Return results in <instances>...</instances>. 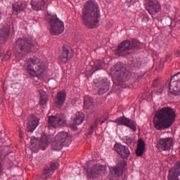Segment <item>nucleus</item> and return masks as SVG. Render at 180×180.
Masks as SVG:
<instances>
[{
	"mask_svg": "<svg viewBox=\"0 0 180 180\" xmlns=\"http://www.w3.org/2000/svg\"><path fill=\"white\" fill-rule=\"evenodd\" d=\"M176 119V112L171 107H163L159 110L153 118V126L157 130L169 129Z\"/></svg>",
	"mask_w": 180,
	"mask_h": 180,
	"instance_id": "f257e3e1",
	"label": "nucleus"
},
{
	"mask_svg": "<svg viewBox=\"0 0 180 180\" xmlns=\"http://www.w3.org/2000/svg\"><path fill=\"white\" fill-rule=\"evenodd\" d=\"M100 12L99 6L95 1H87L82 11V20L84 26L89 29H95L99 23Z\"/></svg>",
	"mask_w": 180,
	"mask_h": 180,
	"instance_id": "f03ea898",
	"label": "nucleus"
},
{
	"mask_svg": "<svg viewBox=\"0 0 180 180\" xmlns=\"http://www.w3.org/2000/svg\"><path fill=\"white\" fill-rule=\"evenodd\" d=\"M25 67L31 77L42 78L46 75V64L37 56L28 58L25 62Z\"/></svg>",
	"mask_w": 180,
	"mask_h": 180,
	"instance_id": "7ed1b4c3",
	"label": "nucleus"
},
{
	"mask_svg": "<svg viewBox=\"0 0 180 180\" xmlns=\"http://www.w3.org/2000/svg\"><path fill=\"white\" fill-rule=\"evenodd\" d=\"M34 49V44L32 42V40L25 38L18 39L14 46V55L17 60H20L30 53L33 51Z\"/></svg>",
	"mask_w": 180,
	"mask_h": 180,
	"instance_id": "20e7f679",
	"label": "nucleus"
},
{
	"mask_svg": "<svg viewBox=\"0 0 180 180\" xmlns=\"http://www.w3.org/2000/svg\"><path fill=\"white\" fill-rule=\"evenodd\" d=\"M140 49V41L136 39L125 40L118 45L117 49L115 50L116 56H127L129 54L130 50H138Z\"/></svg>",
	"mask_w": 180,
	"mask_h": 180,
	"instance_id": "39448f33",
	"label": "nucleus"
},
{
	"mask_svg": "<svg viewBox=\"0 0 180 180\" xmlns=\"http://www.w3.org/2000/svg\"><path fill=\"white\" fill-rule=\"evenodd\" d=\"M47 22L49 23L48 29L53 36H58L64 32V22L60 20L56 15H49L47 18Z\"/></svg>",
	"mask_w": 180,
	"mask_h": 180,
	"instance_id": "423d86ee",
	"label": "nucleus"
},
{
	"mask_svg": "<svg viewBox=\"0 0 180 180\" xmlns=\"http://www.w3.org/2000/svg\"><path fill=\"white\" fill-rule=\"evenodd\" d=\"M72 141V138L67 132L58 133L56 136L53 141H52V148L53 150H62L64 146L68 147L71 142Z\"/></svg>",
	"mask_w": 180,
	"mask_h": 180,
	"instance_id": "0eeeda50",
	"label": "nucleus"
},
{
	"mask_svg": "<svg viewBox=\"0 0 180 180\" xmlns=\"http://www.w3.org/2000/svg\"><path fill=\"white\" fill-rule=\"evenodd\" d=\"M111 75L113 78L120 82H124L130 79V72L126 70V68L121 65H115L111 68Z\"/></svg>",
	"mask_w": 180,
	"mask_h": 180,
	"instance_id": "6e6552de",
	"label": "nucleus"
},
{
	"mask_svg": "<svg viewBox=\"0 0 180 180\" xmlns=\"http://www.w3.org/2000/svg\"><path fill=\"white\" fill-rule=\"evenodd\" d=\"M126 165L127 163L124 160H122L117 165V167H112L110 168V174L107 176L108 179L113 180L114 178H119L122 176L124 179H127L126 175Z\"/></svg>",
	"mask_w": 180,
	"mask_h": 180,
	"instance_id": "1a4fd4ad",
	"label": "nucleus"
},
{
	"mask_svg": "<svg viewBox=\"0 0 180 180\" xmlns=\"http://www.w3.org/2000/svg\"><path fill=\"white\" fill-rule=\"evenodd\" d=\"M86 169L90 178H98V175L106 174V167L99 164L92 166V160L86 163Z\"/></svg>",
	"mask_w": 180,
	"mask_h": 180,
	"instance_id": "9d476101",
	"label": "nucleus"
},
{
	"mask_svg": "<svg viewBox=\"0 0 180 180\" xmlns=\"http://www.w3.org/2000/svg\"><path fill=\"white\" fill-rule=\"evenodd\" d=\"M169 94L175 96L180 95V73H177L171 77Z\"/></svg>",
	"mask_w": 180,
	"mask_h": 180,
	"instance_id": "9b49d317",
	"label": "nucleus"
},
{
	"mask_svg": "<svg viewBox=\"0 0 180 180\" xmlns=\"http://www.w3.org/2000/svg\"><path fill=\"white\" fill-rule=\"evenodd\" d=\"M49 146V139H47V136L42 135L40 142L36 139V137H31V145L30 148L32 151L34 150H38L39 147H41L42 150H46V148Z\"/></svg>",
	"mask_w": 180,
	"mask_h": 180,
	"instance_id": "f8f14e48",
	"label": "nucleus"
},
{
	"mask_svg": "<svg viewBox=\"0 0 180 180\" xmlns=\"http://www.w3.org/2000/svg\"><path fill=\"white\" fill-rule=\"evenodd\" d=\"M49 126L50 127H58L59 126H65L67 120L63 114H58L56 116H51L48 119Z\"/></svg>",
	"mask_w": 180,
	"mask_h": 180,
	"instance_id": "ddd939ff",
	"label": "nucleus"
},
{
	"mask_svg": "<svg viewBox=\"0 0 180 180\" xmlns=\"http://www.w3.org/2000/svg\"><path fill=\"white\" fill-rule=\"evenodd\" d=\"M144 5L146 11L152 15L158 13L161 9L158 0H144Z\"/></svg>",
	"mask_w": 180,
	"mask_h": 180,
	"instance_id": "4468645a",
	"label": "nucleus"
},
{
	"mask_svg": "<svg viewBox=\"0 0 180 180\" xmlns=\"http://www.w3.org/2000/svg\"><path fill=\"white\" fill-rule=\"evenodd\" d=\"M72 49L68 45H63L62 51L59 53L58 58L60 63H67L72 58Z\"/></svg>",
	"mask_w": 180,
	"mask_h": 180,
	"instance_id": "2eb2a0df",
	"label": "nucleus"
},
{
	"mask_svg": "<svg viewBox=\"0 0 180 180\" xmlns=\"http://www.w3.org/2000/svg\"><path fill=\"white\" fill-rule=\"evenodd\" d=\"M115 123H117L120 126H126L127 127H129V129L133 130V131H136V130H137L136 123L124 116L117 118L115 120Z\"/></svg>",
	"mask_w": 180,
	"mask_h": 180,
	"instance_id": "dca6fc26",
	"label": "nucleus"
},
{
	"mask_svg": "<svg viewBox=\"0 0 180 180\" xmlns=\"http://www.w3.org/2000/svg\"><path fill=\"white\" fill-rule=\"evenodd\" d=\"M172 138H164L159 140L158 147L160 151H169L173 146Z\"/></svg>",
	"mask_w": 180,
	"mask_h": 180,
	"instance_id": "f3484780",
	"label": "nucleus"
},
{
	"mask_svg": "<svg viewBox=\"0 0 180 180\" xmlns=\"http://www.w3.org/2000/svg\"><path fill=\"white\" fill-rule=\"evenodd\" d=\"M115 151L121 155L122 158H129L130 156V150H129V147L123 145H120L119 143H116L114 146Z\"/></svg>",
	"mask_w": 180,
	"mask_h": 180,
	"instance_id": "a211bd4d",
	"label": "nucleus"
},
{
	"mask_svg": "<svg viewBox=\"0 0 180 180\" xmlns=\"http://www.w3.org/2000/svg\"><path fill=\"white\" fill-rule=\"evenodd\" d=\"M28 122L27 127V131L29 133H33L36 130V127L39 126V119L34 115H31L28 117Z\"/></svg>",
	"mask_w": 180,
	"mask_h": 180,
	"instance_id": "6ab92c4d",
	"label": "nucleus"
},
{
	"mask_svg": "<svg viewBox=\"0 0 180 180\" xmlns=\"http://www.w3.org/2000/svg\"><path fill=\"white\" fill-rule=\"evenodd\" d=\"M58 161H53L50 163L49 167H45L42 172L44 176H45L44 179H47L50 175H53V174H54V171L58 168Z\"/></svg>",
	"mask_w": 180,
	"mask_h": 180,
	"instance_id": "aec40b11",
	"label": "nucleus"
},
{
	"mask_svg": "<svg viewBox=\"0 0 180 180\" xmlns=\"http://www.w3.org/2000/svg\"><path fill=\"white\" fill-rule=\"evenodd\" d=\"M180 175V162L176 163L175 167L169 169L168 180H179Z\"/></svg>",
	"mask_w": 180,
	"mask_h": 180,
	"instance_id": "412c9836",
	"label": "nucleus"
},
{
	"mask_svg": "<svg viewBox=\"0 0 180 180\" xmlns=\"http://www.w3.org/2000/svg\"><path fill=\"white\" fill-rule=\"evenodd\" d=\"M97 89L99 95L106 94L107 91H109V80L108 79H103L98 84H96Z\"/></svg>",
	"mask_w": 180,
	"mask_h": 180,
	"instance_id": "4be33fe9",
	"label": "nucleus"
},
{
	"mask_svg": "<svg viewBox=\"0 0 180 180\" xmlns=\"http://www.w3.org/2000/svg\"><path fill=\"white\" fill-rule=\"evenodd\" d=\"M47 0H32L31 5L34 11H43L47 8Z\"/></svg>",
	"mask_w": 180,
	"mask_h": 180,
	"instance_id": "5701e85b",
	"label": "nucleus"
},
{
	"mask_svg": "<svg viewBox=\"0 0 180 180\" xmlns=\"http://www.w3.org/2000/svg\"><path fill=\"white\" fill-rule=\"evenodd\" d=\"M65 98H67V93H65V91L58 92L55 98V105L56 108L64 105V102H65Z\"/></svg>",
	"mask_w": 180,
	"mask_h": 180,
	"instance_id": "b1692460",
	"label": "nucleus"
},
{
	"mask_svg": "<svg viewBox=\"0 0 180 180\" xmlns=\"http://www.w3.org/2000/svg\"><path fill=\"white\" fill-rule=\"evenodd\" d=\"M9 26L4 27L0 30V44H5L6 39L9 37Z\"/></svg>",
	"mask_w": 180,
	"mask_h": 180,
	"instance_id": "393cba45",
	"label": "nucleus"
},
{
	"mask_svg": "<svg viewBox=\"0 0 180 180\" xmlns=\"http://www.w3.org/2000/svg\"><path fill=\"white\" fill-rule=\"evenodd\" d=\"M27 6V3L26 1H22L20 3H16L13 5V11L18 14L19 12H23Z\"/></svg>",
	"mask_w": 180,
	"mask_h": 180,
	"instance_id": "a878e982",
	"label": "nucleus"
},
{
	"mask_svg": "<svg viewBox=\"0 0 180 180\" xmlns=\"http://www.w3.org/2000/svg\"><path fill=\"white\" fill-rule=\"evenodd\" d=\"M84 120H85V115H84V112H78L77 113H76V117L75 118V122H76V124H82Z\"/></svg>",
	"mask_w": 180,
	"mask_h": 180,
	"instance_id": "bb28decb",
	"label": "nucleus"
},
{
	"mask_svg": "<svg viewBox=\"0 0 180 180\" xmlns=\"http://www.w3.org/2000/svg\"><path fill=\"white\" fill-rule=\"evenodd\" d=\"M93 65L92 70L95 72V71H98V70H102L105 65V63L103 60H96Z\"/></svg>",
	"mask_w": 180,
	"mask_h": 180,
	"instance_id": "cd10ccee",
	"label": "nucleus"
},
{
	"mask_svg": "<svg viewBox=\"0 0 180 180\" xmlns=\"http://www.w3.org/2000/svg\"><path fill=\"white\" fill-rule=\"evenodd\" d=\"M92 103H94V100L90 96H86L84 99L85 109H89L92 106Z\"/></svg>",
	"mask_w": 180,
	"mask_h": 180,
	"instance_id": "c85d7f7f",
	"label": "nucleus"
},
{
	"mask_svg": "<svg viewBox=\"0 0 180 180\" xmlns=\"http://www.w3.org/2000/svg\"><path fill=\"white\" fill-rule=\"evenodd\" d=\"M39 95L41 96L39 105L40 106H44L45 103H47V96L46 95L45 91H39Z\"/></svg>",
	"mask_w": 180,
	"mask_h": 180,
	"instance_id": "c756f323",
	"label": "nucleus"
},
{
	"mask_svg": "<svg viewBox=\"0 0 180 180\" xmlns=\"http://www.w3.org/2000/svg\"><path fill=\"white\" fill-rule=\"evenodd\" d=\"M11 56H12V52L11 51H8L4 58H1L0 56V61H8V60L11 58Z\"/></svg>",
	"mask_w": 180,
	"mask_h": 180,
	"instance_id": "7c9ffc66",
	"label": "nucleus"
},
{
	"mask_svg": "<svg viewBox=\"0 0 180 180\" xmlns=\"http://www.w3.org/2000/svg\"><path fill=\"white\" fill-rule=\"evenodd\" d=\"M138 148L144 150L146 148V142L142 139H140L138 142Z\"/></svg>",
	"mask_w": 180,
	"mask_h": 180,
	"instance_id": "2f4dec72",
	"label": "nucleus"
},
{
	"mask_svg": "<svg viewBox=\"0 0 180 180\" xmlns=\"http://www.w3.org/2000/svg\"><path fill=\"white\" fill-rule=\"evenodd\" d=\"M144 153V149H141L140 148H137L136 150V154L137 157H141L143 156V154Z\"/></svg>",
	"mask_w": 180,
	"mask_h": 180,
	"instance_id": "473e14b6",
	"label": "nucleus"
},
{
	"mask_svg": "<svg viewBox=\"0 0 180 180\" xmlns=\"http://www.w3.org/2000/svg\"><path fill=\"white\" fill-rule=\"evenodd\" d=\"M98 127V122H95L90 127V134L95 130V128Z\"/></svg>",
	"mask_w": 180,
	"mask_h": 180,
	"instance_id": "72a5a7b5",
	"label": "nucleus"
},
{
	"mask_svg": "<svg viewBox=\"0 0 180 180\" xmlns=\"http://www.w3.org/2000/svg\"><path fill=\"white\" fill-rule=\"evenodd\" d=\"M124 141L126 143V144L130 146V144L133 142V140H131V138H126Z\"/></svg>",
	"mask_w": 180,
	"mask_h": 180,
	"instance_id": "f704fd0d",
	"label": "nucleus"
},
{
	"mask_svg": "<svg viewBox=\"0 0 180 180\" xmlns=\"http://www.w3.org/2000/svg\"><path fill=\"white\" fill-rule=\"evenodd\" d=\"M77 124L76 122L70 124V129H72L74 131L77 130Z\"/></svg>",
	"mask_w": 180,
	"mask_h": 180,
	"instance_id": "c9c22d12",
	"label": "nucleus"
},
{
	"mask_svg": "<svg viewBox=\"0 0 180 180\" xmlns=\"http://www.w3.org/2000/svg\"><path fill=\"white\" fill-rule=\"evenodd\" d=\"M164 68V64L160 63V65L157 66L156 70H162Z\"/></svg>",
	"mask_w": 180,
	"mask_h": 180,
	"instance_id": "e433bc0d",
	"label": "nucleus"
},
{
	"mask_svg": "<svg viewBox=\"0 0 180 180\" xmlns=\"http://www.w3.org/2000/svg\"><path fill=\"white\" fill-rule=\"evenodd\" d=\"M127 2H128V4H130L131 5H133L136 3V0H127Z\"/></svg>",
	"mask_w": 180,
	"mask_h": 180,
	"instance_id": "4c0bfd02",
	"label": "nucleus"
},
{
	"mask_svg": "<svg viewBox=\"0 0 180 180\" xmlns=\"http://www.w3.org/2000/svg\"><path fill=\"white\" fill-rule=\"evenodd\" d=\"M157 84H158V83H157V79H155V80L153 81V86H157Z\"/></svg>",
	"mask_w": 180,
	"mask_h": 180,
	"instance_id": "58836bf2",
	"label": "nucleus"
},
{
	"mask_svg": "<svg viewBox=\"0 0 180 180\" xmlns=\"http://www.w3.org/2000/svg\"><path fill=\"white\" fill-rule=\"evenodd\" d=\"M2 172V163L0 162V174Z\"/></svg>",
	"mask_w": 180,
	"mask_h": 180,
	"instance_id": "ea45409f",
	"label": "nucleus"
},
{
	"mask_svg": "<svg viewBox=\"0 0 180 180\" xmlns=\"http://www.w3.org/2000/svg\"><path fill=\"white\" fill-rule=\"evenodd\" d=\"M19 136H20V139H22V131H20V134H19Z\"/></svg>",
	"mask_w": 180,
	"mask_h": 180,
	"instance_id": "a19ab883",
	"label": "nucleus"
},
{
	"mask_svg": "<svg viewBox=\"0 0 180 180\" xmlns=\"http://www.w3.org/2000/svg\"><path fill=\"white\" fill-rule=\"evenodd\" d=\"M101 124H103L105 123V120L101 121Z\"/></svg>",
	"mask_w": 180,
	"mask_h": 180,
	"instance_id": "79ce46f5",
	"label": "nucleus"
},
{
	"mask_svg": "<svg viewBox=\"0 0 180 180\" xmlns=\"http://www.w3.org/2000/svg\"><path fill=\"white\" fill-rule=\"evenodd\" d=\"M93 160L94 161H96V158H95V157H93Z\"/></svg>",
	"mask_w": 180,
	"mask_h": 180,
	"instance_id": "37998d69",
	"label": "nucleus"
},
{
	"mask_svg": "<svg viewBox=\"0 0 180 180\" xmlns=\"http://www.w3.org/2000/svg\"><path fill=\"white\" fill-rule=\"evenodd\" d=\"M112 0H106L107 2L110 3Z\"/></svg>",
	"mask_w": 180,
	"mask_h": 180,
	"instance_id": "c03bdc74",
	"label": "nucleus"
},
{
	"mask_svg": "<svg viewBox=\"0 0 180 180\" xmlns=\"http://www.w3.org/2000/svg\"><path fill=\"white\" fill-rule=\"evenodd\" d=\"M132 67H134V65H132Z\"/></svg>",
	"mask_w": 180,
	"mask_h": 180,
	"instance_id": "a18cd8bd",
	"label": "nucleus"
}]
</instances>
